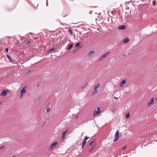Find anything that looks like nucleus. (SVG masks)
<instances>
[{
	"instance_id": "nucleus-26",
	"label": "nucleus",
	"mask_w": 157,
	"mask_h": 157,
	"mask_svg": "<svg viewBox=\"0 0 157 157\" xmlns=\"http://www.w3.org/2000/svg\"><path fill=\"white\" fill-rule=\"evenodd\" d=\"M152 4L153 6H155L156 4V1L155 0H154L152 2Z\"/></svg>"
},
{
	"instance_id": "nucleus-34",
	"label": "nucleus",
	"mask_w": 157,
	"mask_h": 157,
	"mask_svg": "<svg viewBox=\"0 0 157 157\" xmlns=\"http://www.w3.org/2000/svg\"><path fill=\"white\" fill-rule=\"evenodd\" d=\"M114 99H117L118 98H116V97H114Z\"/></svg>"
},
{
	"instance_id": "nucleus-20",
	"label": "nucleus",
	"mask_w": 157,
	"mask_h": 157,
	"mask_svg": "<svg viewBox=\"0 0 157 157\" xmlns=\"http://www.w3.org/2000/svg\"><path fill=\"white\" fill-rule=\"evenodd\" d=\"M68 32L71 35H73L72 31L71 29H69Z\"/></svg>"
},
{
	"instance_id": "nucleus-8",
	"label": "nucleus",
	"mask_w": 157,
	"mask_h": 157,
	"mask_svg": "<svg viewBox=\"0 0 157 157\" xmlns=\"http://www.w3.org/2000/svg\"><path fill=\"white\" fill-rule=\"evenodd\" d=\"M57 142H53L51 145L50 147L49 148V150H51V149H52L54 146H56L57 145Z\"/></svg>"
},
{
	"instance_id": "nucleus-6",
	"label": "nucleus",
	"mask_w": 157,
	"mask_h": 157,
	"mask_svg": "<svg viewBox=\"0 0 157 157\" xmlns=\"http://www.w3.org/2000/svg\"><path fill=\"white\" fill-rule=\"evenodd\" d=\"M8 91L7 90H3L2 91V93H0V95L2 96H5L7 94V93H8Z\"/></svg>"
},
{
	"instance_id": "nucleus-10",
	"label": "nucleus",
	"mask_w": 157,
	"mask_h": 157,
	"mask_svg": "<svg viewBox=\"0 0 157 157\" xmlns=\"http://www.w3.org/2000/svg\"><path fill=\"white\" fill-rule=\"evenodd\" d=\"M126 83V80H124L121 82L120 86V87H122L124 86V85Z\"/></svg>"
},
{
	"instance_id": "nucleus-22",
	"label": "nucleus",
	"mask_w": 157,
	"mask_h": 157,
	"mask_svg": "<svg viewBox=\"0 0 157 157\" xmlns=\"http://www.w3.org/2000/svg\"><path fill=\"white\" fill-rule=\"evenodd\" d=\"M130 117V114H129V113H128L126 115V118H128Z\"/></svg>"
},
{
	"instance_id": "nucleus-36",
	"label": "nucleus",
	"mask_w": 157,
	"mask_h": 157,
	"mask_svg": "<svg viewBox=\"0 0 157 157\" xmlns=\"http://www.w3.org/2000/svg\"><path fill=\"white\" fill-rule=\"evenodd\" d=\"M15 156H15V155H13L12 156V157H15Z\"/></svg>"
},
{
	"instance_id": "nucleus-35",
	"label": "nucleus",
	"mask_w": 157,
	"mask_h": 157,
	"mask_svg": "<svg viewBox=\"0 0 157 157\" xmlns=\"http://www.w3.org/2000/svg\"><path fill=\"white\" fill-rule=\"evenodd\" d=\"M68 39V38H65V40H67Z\"/></svg>"
},
{
	"instance_id": "nucleus-13",
	"label": "nucleus",
	"mask_w": 157,
	"mask_h": 157,
	"mask_svg": "<svg viewBox=\"0 0 157 157\" xmlns=\"http://www.w3.org/2000/svg\"><path fill=\"white\" fill-rule=\"evenodd\" d=\"M129 41V40L128 39V38H126L124 39L123 40V43H127V42H128Z\"/></svg>"
},
{
	"instance_id": "nucleus-28",
	"label": "nucleus",
	"mask_w": 157,
	"mask_h": 157,
	"mask_svg": "<svg viewBox=\"0 0 157 157\" xmlns=\"http://www.w3.org/2000/svg\"><path fill=\"white\" fill-rule=\"evenodd\" d=\"M5 51L6 53L8 52V48H6Z\"/></svg>"
},
{
	"instance_id": "nucleus-7",
	"label": "nucleus",
	"mask_w": 157,
	"mask_h": 157,
	"mask_svg": "<svg viewBox=\"0 0 157 157\" xmlns=\"http://www.w3.org/2000/svg\"><path fill=\"white\" fill-rule=\"evenodd\" d=\"M51 103L49 102L48 103V104L46 105V112L48 113L49 112L50 109L49 107V106L50 105Z\"/></svg>"
},
{
	"instance_id": "nucleus-25",
	"label": "nucleus",
	"mask_w": 157,
	"mask_h": 157,
	"mask_svg": "<svg viewBox=\"0 0 157 157\" xmlns=\"http://www.w3.org/2000/svg\"><path fill=\"white\" fill-rule=\"evenodd\" d=\"M80 43L78 42V43H77L75 45V47H78V46H79L80 45Z\"/></svg>"
},
{
	"instance_id": "nucleus-23",
	"label": "nucleus",
	"mask_w": 157,
	"mask_h": 157,
	"mask_svg": "<svg viewBox=\"0 0 157 157\" xmlns=\"http://www.w3.org/2000/svg\"><path fill=\"white\" fill-rule=\"evenodd\" d=\"M89 138V137H88L87 136H86L84 138V140H85L86 141Z\"/></svg>"
},
{
	"instance_id": "nucleus-12",
	"label": "nucleus",
	"mask_w": 157,
	"mask_h": 157,
	"mask_svg": "<svg viewBox=\"0 0 157 157\" xmlns=\"http://www.w3.org/2000/svg\"><path fill=\"white\" fill-rule=\"evenodd\" d=\"M126 28V26L124 25H121L119 27V29L120 30H124Z\"/></svg>"
},
{
	"instance_id": "nucleus-31",
	"label": "nucleus",
	"mask_w": 157,
	"mask_h": 157,
	"mask_svg": "<svg viewBox=\"0 0 157 157\" xmlns=\"http://www.w3.org/2000/svg\"><path fill=\"white\" fill-rule=\"evenodd\" d=\"M96 22H97L98 21H99V19L98 20V19H97V18H96Z\"/></svg>"
},
{
	"instance_id": "nucleus-19",
	"label": "nucleus",
	"mask_w": 157,
	"mask_h": 157,
	"mask_svg": "<svg viewBox=\"0 0 157 157\" xmlns=\"http://www.w3.org/2000/svg\"><path fill=\"white\" fill-rule=\"evenodd\" d=\"M73 45L72 44H70L69 45V46L68 47V48H67V49L68 50H71L72 48L73 47Z\"/></svg>"
},
{
	"instance_id": "nucleus-15",
	"label": "nucleus",
	"mask_w": 157,
	"mask_h": 157,
	"mask_svg": "<svg viewBox=\"0 0 157 157\" xmlns=\"http://www.w3.org/2000/svg\"><path fill=\"white\" fill-rule=\"evenodd\" d=\"M6 56L9 60V62L12 63V59L11 58L10 56L9 55H8V54H7L6 55Z\"/></svg>"
},
{
	"instance_id": "nucleus-14",
	"label": "nucleus",
	"mask_w": 157,
	"mask_h": 157,
	"mask_svg": "<svg viewBox=\"0 0 157 157\" xmlns=\"http://www.w3.org/2000/svg\"><path fill=\"white\" fill-rule=\"evenodd\" d=\"M94 50H91L89 52L88 54L89 56H91L93 54H94Z\"/></svg>"
},
{
	"instance_id": "nucleus-9",
	"label": "nucleus",
	"mask_w": 157,
	"mask_h": 157,
	"mask_svg": "<svg viewBox=\"0 0 157 157\" xmlns=\"http://www.w3.org/2000/svg\"><path fill=\"white\" fill-rule=\"evenodd\" d=\"M68 131V129H67L66 130V131L63 132L62 133V140H64L65 138V136L66 135V133Z\"/></svg>"
},
{
	"instance_id": "nucleus-16",
	"label": "nucleus",
	"mask_w": 157,
	"mask_h": 157,
	"mask_svg": "<svg viewBox=\"0 0 157 157\" xmlns=\"http://www.w3.org/2000/svg\"><path fill=\"white\" fill-rule=\"evenodd\" d=\"M86 141L83 140L82 144V149H83L86 143Z\"/></svg>"
},
{
	"instance_id": "nucleus-1",
	"label": "nucleus",
	"mask_w": 157,
	"mask_h": 157,
	"mask_svg": "<svg viewBox=\"0 0 157 157\" xmlns=\"http://www.w3.org/2000/svg\"><path fill=\"white\" fill-rule=\"evenodd\" d=\"M100 86V84L98 83L94 87V90L91 93V96H93L96 94L98 92V89Z\"/></svg>"
},
{
	"instance_id": "nucleus-38",
	"label": "nucleus",
	"mask_w": 157,
	"mask_h": 157,
	"mask_svg": "<svg viewBox=\"0 0 157 157\" xmlns=\"http://www.w3.org/2000/svg\"><path fill=\"white\" fill-rule=\"evenodd\" d=\"M130 53H130V52H129V53H128V55H129V54H130Z\"/></svg>"
},
{
	"instance_id": "nucleus-21",
	"label": "nucleus",
	"mask_w": 157,
	"mask_h": 157,
	"mask_svg": "<svg viewBox=\"0 0 157 157\" xmlns=\"http://www.w3.org/2000/svg\"><path fill=\"white\" fill-rule=\"evenodd\" d=\"M25 42H26V44L27 45L29 44L31 42V41L30 40L27 41L26 42L25 41Z\"/></svg>"
},
{
	"instance_id": "nucleus-37",
	"label": "nucleus",
	"mask_w": 157,
	"mask_h": 157,
	"mask_svg": "<svg viewBox=\"0 0 157 157\" xmlns=\"http://www.w3.org/2000/svg\"><path fill=\"white\" fill-rule=\"evenodd\" d=\"M39 86V85H37V87H38Z\"/></svg>"
},
{
	"instance_id": "nucleus-4",
	"label": "nucleus",
	"mask_w": 157,
	"mask_h": 157,
	"mask_svg": "<svg viewBox=\"0 0 157 157\" xmlns=\"http://www.w3.org/2000/svg\"><path fill=\"white\" fill-rule=\"evenodd\" d=\"M119 137V131L117 130L115 135H114V139L113 140V142H115L117 140Z\"/></svg>"
},
{
	"instance_id": "nucleus-32",
	"label": "nucleus",
	"mask_w": 157,
	"mask_h": 157,
	"mask_svg": "<svg viewBox=\"0 0 157 157\" xmlns=\"http://www.w3.org/2000/svg\"><path fill=\"white\" fill-rule=\"evenodd\" d=\"M2 103V102L1 101H0V105H1Z\"/></svg>"
},
{
	"instance_id": "nucleus-33",
	"label": "nucleus",
	"mask_w": 157,
	"mask_h": 157,
	"mask_svg": "<svg viewBox=\"0 0 157 157\" xmlns=\"http://www.w3.org/2000/svg\"><path fill=\"white\" fill-rule=\"evenodd\" d=\"M78 116H76L75 117V119H77V118H78Z\"/></svg>"
},
{
	"instance_id": "nucleus-29",
	"label": "nucleus",
	"mask_w": 157,
	"mask_h": 157,
	"mask_svg": "<svg viewBox=\"0 0 157 157\" xmlns=\"http://www.w3.org/2000/svg\"><path fill=\"white\" fill-rule=\"evenodd\" d=\"M5 147L4 146H2V147H0V150H1L3 148H4Z\"/></svg>"
},
{
	"instance_id": "nucleus-11",
	"label": "nucleus",
	"mask_w": 157,
	"mask_h": 157,
	"mask_svg": "<svg viewBox=\"0 0 157 157\" xmlns=\"http://www.w3.org/2000/svg\"><path fill=\"white\" fill-rule=\"evenodd\" d=\"M154 101V98H151L150 101L148 102V106L153 104Z\"/></svg>"
},
{
	"instance_id": "nucleus-40",
	"label": "nucleus",
	"mask_w": 157,
	"mask_h": 157,
	"mask_svg": "<svg viewBox=\"0 0 157 157\" xmlns=\"http://www.w3.org/2000/svg\"><path fill=\"white\" fill-rule=\"evenodd\" d=\"M81 47H80L79 48H81Z\"/></svg>"
},
{
	"instance_id": "nucleus-5",
	"label": "nucleus",
	"mask_w": 157,
	"mask_h": 157,
	"mask_svg": "<svg viewBox=\"0 0 157 157\" xmlns=\"http://www.w3.org/2000/svg\"><path fill=\"white\" fill-rule=\"evenodd\" d=\"M97 110L95 109L93 113V115H95L96 114H98L100 113L101 112V109L100 108H98L97 109Z\"/></svg>"
},
{
	"instance_id": "nucleus-17",
	"label": "nucleus",
	"mask_w": 157,
	"mask_h": 157,
	"mask_svg": "<svg viewBox=\"0 0 157 157\" xmlns=\"http://www.w3.org/2000/svg\"><path fill=\"white\" fill-rule=\"evenodd\" d=\"M95 140H94L92 141H91L89 144V146H91L94 144V145H95Z\"/></svg>"
},
{
	"instance_id": "nucleus-3",
	"label": "nucleus",
	"mask_w": 157,
	"mask_h": 157,
	"mask_svg": "<svg viewBox=\"0 0 157 157\" xmlns=\"http://www.w3.org/2000/svg\"><path fill=\"white\" fill-rule=\"evenodd\" d=\"M26 86L24 87L23 89L21 90L20 91V98L22 97L24 95V94L26 92Z\"/></svg>"
},
{
	"instance_id": "nucleus-27",
	"label": "nucleus",
	"mask_w": 157,
	"mask_h": 157,
	"mask_svg": "<svg viewBox=\"0 0 157 157\" xmlns=\"http://www.w3.org/2000/svg\"><path fill=\"white\" fill-rule=\"evenodd\" d=\"M126 148V146H125L122 147L121 149L123 150H124Z\"/></svg>"
},
{
	"instance_id": "nucleus-24",
	"label": "nucleus",
	"mask_w": 157,
	"mask_h": 157,
	"mask_svg": "<svg viewBox=\"0 0 157 157\" xmlns=\"http://www.w3.org/2000/svg\"><path fill=\"white\" fill-rule=\"evenodd\" d=\"M55 50V48H51V49H50L48 51V52H52L54 50Z\"/></svg>"
},
{
	"instance_id": "nucleus-30",
	"label": "nucleus",
	"mask_w": 157,
	"mask_h": 157,
	"mask_svg": "<svg viewBox=\"0 0 157 157\" xmlns=\"http://www.w3.org/2000/svg\"><path fill=\"white\" fill-rule=\"evenodd\" d=\"M48 0H46V5L48 6Z\"/></svg>"
},
{
	"instance_id": "nucleus-39",
	"label": "nucleus",
	"mask_w": 157,
	"mask_h": 157,
	"mask_svg": "<svg viewBox=\"0 0 157 157\" xmlns=\"http://www.w3.org/2000/svg\"><path fill=\"white\" fill-rule=\"evenodd\" d=\"M157 98H156L155 99V100H157Z\"/></svg>"
},
{
	"instance_id": "nucleus-18",
	"label": "nucleus",
	"mask_w": 157,
	"mask_h": 157,
	"mask_svg": "<svg viewBox=\"0 0 157 157\" xmlns=\"http://www.w3.org/2000/svg\"><path fill=\"white\" fill-rule=\"evenodd\" d=\"M95 147V145H94L92 146V147L89 149V151L90 152H91L94 149V148Z\"/></svg>"
},
{
	"instance_id": "nucleus-2",
	"label": "nucleus",
	"mask_w": 157,
	"mask_h": 157,
	"mask_svg": "<svg viewBox=\"0 0 157 157\" xmlns=\"http://www.w3.org/2000/svg\"><path fill=\"white\" fill-rule=\"evenodd\" d=\"M111 53L110 52H108L103 54L99 59L98 61H101L104 58H105L106 57Z\"/></svg>"
}]
</instances>
